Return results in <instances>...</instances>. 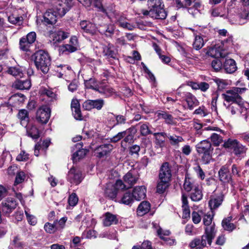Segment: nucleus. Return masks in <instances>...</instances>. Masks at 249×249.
<instances>
[{
  "mask_svg": "<svg viewBox=\"0 0 249 249\" xmlns=\"http://www.w3.org/2000/svg\"><path fill=\"white\" fill-rule=\"evenodd\" d=\"M57 18L54 10L50 9L43 14L41 22L43 24L46 26L53 25L56 23Z\"/></svg>",
  "mask_w": 249,
  "mask_h": 249,
  "instance_id": "obj_13",
  "label": "nucleus"
},
{
  "mask_svg": "<svg viewBox=\"0 0 249 249\" xmlns=\"http://www.w3.org/2000/svg\"><path fill=\"white\" fill-rule=\"evenodd\" d=\"M118 193L116 189L112 185L106 187L104 192L105 196L112 200L116 197Z\"/></svg>",
  "mask_w": 249,
  "mask_h": 249,
  "instance_id": "obj_31",
  "label": "nucleus"
},
{
  "mask_svg": "<svg viewBox=\"0 0 249 249\" xmlns=\"http://www.w3.org/2000/svg\"><path fill=\"white\" fill-rule=\"evenodd\" d=\"M105 216L104 224L106 226H109L113 224H117L118 223V219L116 215L109 212H107L105 213Z\"/></svg>",
  "mask_w": 249,
  "mask_h": 249,
  "instance_id": "obj_27",
  "label": "nucleus"
},
{
  "mask_svg": "<svg viewBox=\"0 0 249 249\" xmlns=\"http://www.w3.org/2000/svg\"><path fill=\"white\" fill-rule=\"evenodd\" d=\"M134 200V199L132 192L130 191H126L123 194L119 202L126 205H131Z\"/></svg>",
  "mask_w": 249,
  "mask_h": 249,
  "instance_id": "obj_26",
  "label": "nucleus"
},
{
  "mask_svg": "<svg viewBox=\"0 0 249 249\" xmlns=\"http://www.w3.org/2000/svg\"><path fill=\"white\" fill-rule=\"evenodd\" d=\"M113 114L115 118V123L113 125L112 128H113L117 125H123L126 124L127 119L125 115Z\"/></svg>",
  "mask_w": 249,
  "mask_h": 249,
  "instance_id": "obj_49",
  "label": "nucleus"
},
{
  "mask_svg": "<svg viewBox=\"0 0 249 249\" xmlns=\"http://www.w3.org/2000/svg\"><path fill=\"white\" fill-rule=\"evenodd\" d=\"M140 150L141 147L139 145L134 144L129 147V154L131 156L136 155L139 157Z\"/></svg>",
  "mask_w": 249,
  "mask_h": 249,
  "instance_id": "obj_60",
  "label": "nucleus"
},
{
  "mask_svg": "<svg viewBox=\"0 0 249 249\" xmlns=\"http://www.w3.org/2000/svg\"><path fill=\"white\" fill-rule=\"evenodd\" d=\"M71 8L69 7H66L63 4H59L56 6L54 9H53L54 10V12L55 13L56 16H57V18H62L63 17L66 13L69 11Z\"/></svg>",
  "mask_w": 249,
  "mask_h": 249,
  "instance_id": "obj_33",
  "label": "nucleus"
},
{
  "mask_svg": "<svg viewBox=\"0 0 249 249\" xmlns=\"http://www.w3.org/2000/svg\"><path fill=\"white\" fill-rule=\"evenodd\" d=\"M113 149V145L110 143H105L99 145L95 149V155L101 159L109 155Z\"/></svg>",
  "mask_w": 249,
  "mask_h": 249,
  "instance_id": "obj_12",
  "label": "nucleus"
},
{
  "mask_svg": "<svg viewBox=\"0 0 249 249\" xmlns=\"http://www.w3.org/2000/svg\"><path fill=\"white\" fill-rule=\"evenodd\" d=\"M171 168V165L168 162H163L159 171V180H164L171 182L172 177Z\"/></svg>",
  "mask_w": 249,
  "mask_h": 249,
  "instance_id": "obj_8",
  "label": "nucleus"
},
{
  "mask_svg": "<svg viewBox=\"0 0 249 249\" xmlns=\"http://www.w3.org/2000/svg\"><path fill=\"white\" fill-rule=\"evenodd\" d=\"M191 178L189 177L188 174L185 175L184 182L183 184V187L184 190L187 192H190L193 189V183L190 181Z\"/></svg>",
  "mask_w": 249,
  "mask_h": 249,
  "instance_id": "obj_53",
  "label": "nucleus"
},
{
  "mask_svg": "<svg viewBox=\"0 0 249 249\" xmlns=\"http://www.w3.org/2000/svg\"><path fill=\"white\" fill-rule=\"evenodd\" d=\"M222 97L225 101L228 103L231 102L232 103H235L239 105L243 104L242 100H239L237 98L232 96H230L229 94L222 93Z\"/></svg>",
  "mask_w": 249,
  "mask_h": 249,
  "instance_id": "obj_46",
  "label": "nucleus"
},
{
  "mask_svg": "<svg viewBox=\"0 0 249 249\" xmlns=\"http://www.w3.org/2000/svg\"><path fill=\"white\" fill-rule=\"evenodd\" d=\"M124 131H125L126 134L121 142V146L125 149L127 147V143H131L134 142L136 130L134 127L131 126L126 129Z\"/></svg>",
  "mask_w": 249,
  "mask_h": 249,
  "instance_id": "obj_14",
  "label": "nucleus"
},
{
  "mask_svg": "<svg viewBox=\"0 0 249 249\" xmlns=\"http://www.w3.org/2000/svg\"><path fill=\"white\" fill-rule=\"evenodd\" d=\"M223 67L227 73H233L237 69L235 61L231 58L226 59Z\"/></svg>",
  "mask_w": 249,
  "mask_h": 249,
  "instance_id": "obj_20",
  "label": "nucleus"
},
{
  "mask_svg": "<svg viewBox=\"0 0 249 249\" xmlns=\"http://www.w3.org/2000/svg\"><path fill=\"white\" fill-rule=\"evenodd\" d=\"M215 212L212 213V214L207 213L204 215L203 218V222L204 225L206 226V227H208V226H210L212 224V221Z\"/></svg>",
  "mask_w": 249,
  "mask_h": 249,
  "instance_id": "obj_56",
  "label": "nucleus"
},
{
  "mask_svg": "<svg viewBox=\"0 0 249 249\" xmlns=\"http://www.w3.org/2000/svg\"><path fill=\"white\" fill-rule=\"evenodd\" d=\"M18 205V203L15 198L8 197L3 200L0 204L1 213L3 216L9 217Z\"/></svg>",
  "mask_w": 249,
  "mask_h": 249,
  "instance_id": "obj_5",
  "label": "nucleus"
},
{
  "mask_svg": "<svg viewBox=\"0 0 249 249\" xmlns=\"http://www.w3.org/2000/svg\"><path fill=\"white\" fill-rule=\"evenodd\" d=\"M51 112L50 108L47 106L40 107L36 113L37 122L42 124H46L50 118Z\"/></svg>",
  "mask_w": 249,
  "mask_h": 249,
  "instance_id": "obj_9",
  "label": "nucleus"
},
{
  "mask_svg": "<svg viewBox=\"0 0 249 249\" xmlns=\"http://www.w3.org/2000/svg\"><path fill=\"white\" fill-rule=\"evenodd\" d=\"M27 135L33 139L37 140L40 137V132L38 129L35 126H32L27 131Z\"/></svg>",
  "mask_w": 249,
  "mask_h": 249,
  "instance_id": "obj_43",
  "label": "nucleus"
},
{
  "mask_svg": "<svg viewBox=\"0 0 249 249\" xmlns=\"http://www.w3.org/2000/svg\"><path fill=\"white\" fill-rule=\"evenodd\" d=\"M157 116L159 119L164 120V122L166 124L172 125L175 124L173 116L166 111H160V112L157 113Z\"/></svg>",
  "mask_w": 249,
  "mask_h": 249,
  "instance_id": "obj_25",
  "label": "nucleus"
},
{
  "mask_svg": "<svg viewBox=\"0 0 249 249\" xmlns=\"http://www.w3.org/2000/svg\"><path fill=\"white\" fill-rule=\"evenodd\" d=\"M177 6L178 8H183L187 9L191 7V1L190 0H176Z\"/></svg>",
  "mask_w": 249,
  "mask_h": 249,
  "instance_id": "obj_55",
  "label": "nucleus"
},
{
  "mask_svg": "<svg viewBox=\"0 0 249 249\" xmlns=\"http://www.w3.org/2000/svg\"><path fill=\"white\" fill-rule=\"evenodd\" d=\"M124 180L130 186L135 184L138 180V178L134 176L131 171L128 172L124 177Z\"/></svg>",
  "mask_w": 249,
  "mask_h": 249,
  "instance_id": "obj_36",
  "label": "nucleus"
},
{
  "mask_svg": "<svg viewBox=\"0 0 249 249\" xmlns=\"http://www.w3.org/2000/svg\"><path fill=\"white\" fill-rule=\"evenodd\" d=\"M155 144L160 148H163L165 146V138L167 137V133L165 132L155 133Z\"/></svg>",
  "mask_w": 249,
  "mask_h": 249,
  "instance_id": "obj_24",
  "label": "nucleus"
},
{
  "mask_svg": "<svg viewBox=\"0 0 249 249\" xmlns=\"http://www.w3.org/2000/svg\"><path fill=\"white\" fill-rule=\"evenodd\" d=\"M18 117L20 120L22 125L26 126L29 121V113L27 110L22 109L19 110Z\"/></svg>",
  "mask_w": 249,
  "mask_h": 249,
  "instance_id": "obj_28",
  "label": "nucleus"
},
{
  "mask_svg": "<svg viewBox=\"0 0 249 249\" xmlns=\"http://www.w3.org/2000/svg\"><path fill=\"white\" fill-rule=\"evenodd\" d=\"M26 175L23 171H18L16 175L14 185L17 186L19 184L22 183L24 181Z\"/></svg>",
  "mask_w": 249,
  "mask_h": 249,
  "instance_id": "obj_50",
  "label": "nucleus"
},
{
  "mask_svg": "<svg viewBox=\"0 0 249 249\" xmlns=\"http://www.w3.org/2000/svg\"><path fill=\"white\" fill-rule=\"evenodd\" d=\"M36 38V34L35 32H31L26 36L21 37L19 41L20 50L25 52H31V47L33 46Z\"/></svg>",
  "mask_w": 249,
  "mask_h": 249,
  "instance_id": "obj_4",
  "label": "nucleus"
},
{
  "mask_svg": "<svg viewBox=\"0 0 249 249\" xmlns=\"http://www.w3.org/2000/svg\"><path fill=\"white\" fill-rule=\"evenodd\" d=\"M210 138L211 141V142L212 143V146H218L222 142H224L223 137L215 133H213Z\"/></svg>",
  "mask_w": 249,
  "mask_h": 249,
  "instance_id": "obj_42",
  "label": "nucleus"
},
{
  "mask_svg": "<svg viewBox=\"0 0 249 249\" xmlns=\"http://www.w3.org/2000/svg\"><path fill=\"white\" fill-rule=\"evenodd\" d=\"M140 133L141 135L142 136H146L148 135L152 134V132L146 124H143L141 126Z\"/></svg>",
  "mask_w": 249,
  "mask_h": 249,
  "instance_id": "obj_62",
  "label": "nucleus"
},
{
  "mask_svg": "<svg viewBox=\"0 0 249 249\" xmlns=\"http://www.w3.org/2000/svg\"><path fill=\"white\" fill-rule=\"evenodd\" d=\"M57 222V220L54 221L53 224H51L49 222H47L45 224L44 229L46 232L53 234L58 231V228L56 226V224Z\"/></svg>",
  "mask_w": 249,
  "mask_h": 249,
  "instance_id": "obj_40",
  "label": "nucleus"
},
{
  "mask_svg": "<svg viewBox=\"0 0 249 249\" xmlns=\"http://www.w3.org/2000/svg\"><path fill=\"white\" fill-rule=\"evenodd\" d=\"M246 146L238 141L231 153H233L237 157H240V155L246 152Z\"/></svg>",
  "mask_w": 249,
  "mask_h": 249,
  "instance_id": "obj_35",
  "label": "nucleus"
},
{
  "mask_svg": "<svg viewBox=\"0 0 249 249\" xmlns=\"http://www.w3.org/2000/svg\"><path fill=\"white\" fill-rule=\"evenodd\" d=\"M196 149L202 164L207 165L214 161L213 158L214 149L209 139L202 140L197 143Z\"/></svg>",
  "mask_w": 249,
  "mask_h": 249,
  "instance_id": "obj_2",
  "label": "nucleus"
},
{
  "mask_svg": "<svg viewBox=\"0 0 249 249\" xmlns=\"http://www.w3.org/2000/svg\"><path fill=\"white\" fill-rule=\"evenodd\" d=\"M84 84L86 89H92L95 91H98L97 81L94 78H90L88 80H84Z\"/></svg>",
  "mask_w": 249,
  "mask_h": 249,
  "instance_id": "obj_34",
  "label": "nucleus"
},
{
  "mask_svg": "<svg viewBox=\"0 0 249 249\" xmlns=\"http://www.w3.org/2000/svg\"><path fill=\"white\" fill-rule=\"evenodd\" d=\"M118 25L120 27L129 31H132L135 28V26L131 23L123 21L120 19L118 20Z\"/></svg>",
  "mask_w": 249,
  "mask_h": 249,
  "instance_id": "obj_57",
  "label": "nucleus"
},
{
  "mask_svg": "<svg viewBox=\"0 0 249 249\" xmlns=\"http://www.w3.org/2000/svg\"><path fill=\"white\" fill-rule=\"evenodd\" d=\"M105 104V101L102 99L92 100L93 108L99 110L102 109Z\"/></svg>",
  "mask_w": 249,
  "mask_h": 249,
  "instance_id": "obj_63",
  "label": "nucleus"
},
{
  "mask_svg": "<svg viewBox=\"0 0 249 249\" xmlns=\"http://www.w3.org/2000/svg\"><path fill=\"white\" fill-rule=\"evenodd\" d=\"M60 50L63 53L68 52L72 53L78 50V49L69 44H66L60 47Z\"/></svg>",
  "mask_w": 249,
  "mask_h": 249,
  "instance_id": "obj_54",
  "label": "nucleus"
},
{
  "mask_svg": "<svg viewBox=\"0 0 249 249\" xmlns=\"http://www.w3.org/2000/svg\"><path fill=\"white\" fill-rule=\"evenodd\" d=\"M124 130L118 132L116 135L112 137L110 139L109 142L112 143H116L122 140L126 134V132H124Z\"/></svg>",
  "mask_w": 249,
  "mask_h": 249,
  "instance_id": "obj_59",
  "label": "nucleus"
},
{
  "mask_svg": "<svg viewBox=\"0 0 249 249\" xmlns=\"http://www.w3.org/2000/svg\"><path fill=\"white\" fill-rule=\"evenodd\" d=\"M147 9H142L141 14L144 17H149L153 19H165L167 16L165 5L162 0H147Z\"/></svg>",
  "mask_w": 249,
  "mask_h": 249,
  "instance_id": "obj_1",
  "label": "nucleus"
},
{
  "mask_svg": "<svg viewBox=\"0 0 249 249\" xmlns=\"http://www.w3.org/2000/svg\"><path fill=\"white\" fill-rule=\"evenodd\" d=\"M215 223H213V224L211 225L210 228L205 227V239L208 242V244L210 246L212 244L213 239L215 237V233H214V229H215Z\"/></svg>",
  "mask_w": 249,
  "mask_h": 249,
  "instance_id": "obj_22",
  "label": "nucleus"
},
{
  "mask_svg": "<svg viewBox=\"0 0 249 249\" xmlns=\"http://www.w3.org/2000/svg\"><path fill=\"white\" fill-rule=\"evenodd\" d=\"M219 181L223 184H234V181L232 178L229 166L227 165H222L218 172Z\"/></svg>",
  "mask_w": 249,
  "mask_h": 249,
  "instance_id": "obj_6",
  "label": "nucleus"
},
{
  "mask_svg": "<svg viewBox=\"0 0 249 249\" xmlns=\"http://www.w3.org/2000/svg\"><path fill=\"white\" fill-rule=\"evenodd\" d=\"M80 26L83 32L91 36L97 34L98 28L89 21L83 20L80 21Z\"/></svg>",
  "mask_w": 249,
  "mask_h": 249,
  "instance_id": "obj_15",
  "label": "nucleus"
},
{
  "mask_svg": "<svg viewBox=\"0 0 249 249\" xmlns=\"http://www.w3.org/2000/svg\"><path fill=\"white\" fill-rule=\"evenodd\" d=\"M118 54L117 50L113 44L108 42L107 45L103 46V54L107 59H115Z\"/></svg>",
  "mask_w": 249,
  "mask_h": 249,
  "instance_id": "obj_17",
  "label": "nucleus"
},
{
  "mask_svg": "<svg viewBox=\"0 0 249 249\" xmlns=\"http://www.w3.org/2000/svg\"><path fill=\"white\" fill-rule=\"evenodd\" d=\"M202 197V191L199 189L198 186H196L190 195L191 200L193 201H198L201 200Z\"/></svg>",
  "mask_w": 249,
  "mask_h": 249,
  "instance_id": "obj_38",
  "label": "nucleus"
},
{
  "mask_svg": "<svg viewBox=\"0 0 249 249\" xmlns=\"http://www.w3.org/2000/svg\"><path fill=\"white\" fill-rule=\"evenodd\" d=\"M82 146V143H77L74 145V147H72V151L76 150V151L73 153L71 157V159L73 162H77L84 158L88 153H89V150L86 148H83Z\"/></svg>",
  "mask_w": 249,
  "mask_h": 249,
  "instance_id": "obj_10",
  "label": "nucleus"
},
{
  "mask_svg": "<svg viewBox=\"0 0 249 249\" xmlns=\"http://www.w3.org/2000/svg\"><path fill=\"white\" fill-rule=\"evenodd\" d=\"M167 137L169 140L171 145L174 146L176 148H178L179 146V143L184 141L182 137L180 136H177L176 135H167Z\"/></svg>",
  "mask_w": 249,
  "mask_h": 249,
  "instance_id": "obj_29",
  "label": "nucleus"
},
{
  "mask_svg": "<svg viewBox=\"0 0 249 249\" xmlns=\"http://www.w3.org/2000/svg\"><path fill=\"white\" fill-rule=\"evenodd\" d=\"M78 197L75 193H72L68 198V203L70 206L74 207L76 205L78 201Z\"/></svg>",
  "mask_w": 249,
  "mask_h": 249,
  "instance_id": "obj_58",
  "label": "nucleus"
},
{
  "mask_svg": "<svg viewBox=\"0 0 249 249\" xmlns=\"http://www.w3.org/2000/svg\"><path fill=\"white\" fill-rule=\"evenodd\" d=\"M151 208V204L147 201H143L139 205L137 213L139 216H142L148 213Z\"/></svg>",
  "mask_w": 249,
  "mask_h": 249,
  "instance_id": "obj_21",
  "label": "nucleus"
},
{
  "mask_svg": "<svg viewBox=\"0 0 249 249\" xmlns=\"http://www.w3.org/2000/svg\"><path fill=\"white\" fill-rule=\"evenodd\" d=\"M213 80L217 85V91H223V90L225 89L228 85V83L226 80L216 77L213 79Z\"/></svg>",
  "mask_w": 249,
  "mask_h": 249,
  "instance_id": "obj_41",
  "label": "nucleus"
},
{
  "mask_svg": "<svg viewBox=\"0 0 249 249\" xmlns=\"http://www.w3.org/2000/svg\"><path fill=\"white\" fill-rule=\"evenodd\" d=\"M223 66V64L217 57L214 58L211 62V66L216 72L219 71L222 69Z\"/></svg>",
  "mask_w": 249,
  "mask_h": 249,
  "instance_id": "obj_52",
  "label": "nucleus"
},
{
  "mask_svg": "<svg viewBox=\"0 0 249 249\" xmlns=\"http://www.w3.org/2000/svg\"><path fill=\"white\" fill-rule=\"evenodd\" d=\"M8 18L10 23L18 25L21 24L23 19L22 17L19 16L15 14L10 15Z\"/></svg>",
  "mask_w": 249,
  "mask_h": 249,
  "instance_id": "obj_47",
  "label": "nucleus"
},
{
  "mask_svg": "<svg viewBox=\"0 0 249 249\" xmlns=\"http://www.w3.org/2000/svg\"><path fill=\"white\" fill-rule=\"evenodd\" d=\"M170 181L164 180H159L157 185V193L163 194L170 185Z\"/></svg>",
  "mask_w": 249,
  "mask_h": 249,
  "instance_id": "obj_32",
  "label": "nucleus"
},
{
  "mask_svg": "<svg viewBox=\"0 0 249 249\" xmlns=\"http://www.w3.org/2000/svg\"><path fill=\"white\" fill-rule=\"evenodd\" d=\"M226 220H223L222 221L221 224L223 228L226 231H232L236 228L235 225L232 223L226 222Z\"/></svg>",
  "mask_w": 249,
  "mask_h": 249,
  "instance_id": "obj_61",
  "label": "nucleus"
},
{
  "mask_svg": "<svg viewBox=\"0 0 249 249\" xmlns=\"http://www.w3.org/2000/svg\"><path fill=\"white\" fill-rule=\"evenodd\" d=\"M195 39L193 43V47L196 50H199L204 46V40L202 37L199 35L195 34Z\"/></svg>",
  "mask_w": 249,
  "mask_h": 249,
  "instance_id": "obj_48",
  "label": "nucleus"
},
{
  "mask_svg": "<svg viewBox=\"0 0 249 249\" xmlns=\"http://www.w3.org/2000/svg\"><path fill=\"white\" fill-rule=\"evenodd\" d=\"M6 72L15 77L19 76L20 78H22L23 75L22 71L21 68L18 67H9L6 71Z\"/></svg>",
  "mask_w": 249,
  "mask_h": 249,
  "instance_id": "obj_37",
  "label": "nucleus"
},
{
  "mask_svg": "<svg viewBox=\"0 0 249 249\" xmlns=\"http://www.w3.org/2000/svg\"><path fill=\"white\" fill-rule=\"evenodd\" d=\"M185 99L186 101L188 108L192 110L194 106H197L198 101L196 97L190 92H186L185 94Z\"/></svg>",
  "mask_w": 249,
  "mask_h": 249,
  "instance_id": "obj_23",
  "label": "nucleus"
},
{
  "mask_svg": "<svg viewBox=\"0 0 249 249\" xmlns=\"http://www.w3.org/2000/svg\"><path fill=\"white\" fill-rule=\"evenodd\" d=\"M31 59L37 70L41 71L44 74H47L51 64V57L48 52L43 50H39L32 54Z\"/></svg>",
  "mask_w": 249,
  "mask_h": 249,
  "instance_id": "obj_3",
  "label": "nucleus"
},
{
  "mask_svg": "<svg viewBox=\"0 0 249 249\" xmlns=\"http://www.w3.org/2000/svg\"><path fill=\"white\" fill-rule=\"evenodd\" d=\"M13 245L17 249H22L24 244L21 241L20 238L18 236H16L14 237L13 240Z\"/></svg>",
  "mask_w": 249,
  "mask_h": 249,
  "instance_id": "obj_64",
  "label": "nucleus"
},
{
  "mask_svg": "<svg viewBox=\"0 0 249 249\" xmlns=\"http://www.w3.org/2000/svg\"><path fill=\"white\" fill-rule=\"evenodd\" d=\"M238 141L236 139L229 138L228 140L224 141V143L222 144L221 146L222 148H224L227 152H231Z\"/></svg>",
  "mask_w": 249,
  "mask_h": 249,
  "instance_id": "obj_30",
  "label": "nucleus"
},
{
  "mask_svg": "<svg viewBox=\"0 0 249 249\" xmlns=\"http://www.w3.org/2000/svg\"><path fill=\"white\" fill-rule=\"evenodd\" d=\"M98 91L100 93H103L107 96H110L116 93L114 89L107 85L101 88Z\"/></svg>",
  "mask_w": 249,
  "mask_h": 249,
  "instance_id": "obj_51",
  "label": "nucleus"
},
{
  "mask_svg": "<svg viewBox=\"0 0 249 249\" xmlns=\"http://www.w3.org/2000/svg\"><path fill=\"white\" fill-rule=\"evenodd\" d=\"M224 196L222 194L216 196H211L208 202L209 207H210L211 212H215L214 210L217 209L222 204Z\"/></svg>",
  "mask_w": 249,
  "mask_h": 249,
  "instance_id": "obj_18",
  "label": "nucleus"
},
{
  "mask_svg": "<svg viewBox=\"0 0 249 249\" xmlns=\"http://www.w3.org/2000/svg\"><path fill=\"white\" fill-rule=\"evenodd\" d=\"M115 29L116 27L113 24H99L98 31L101 35H104L107 38H112L115 33Z\"/></svg>",
  "mask_w": 249,
  "mask_h": 249,
  "instance_id": "obj_11",
  "label": "nucleus"
},
{
  "mask_svg": "<svg viewBox=\"0 0 249 249\" xmlns=\"http://www.w3.org/2000/svg\"><path fill=\"white\" fill-rule=\"evenodd\" d=\"M83 178L81 171L74 166L70 169L67 177L68 181L75 185H79Z\"/></svg>",
  "mask_w": 249,
  "mask_h": 249,
  "instance_id": "obj_7",
  "label": "nucleus"
},
{
  "mask_svg": "<svg viewBox=\"0 0 249 249\" xmlns=\"http://www.w3.org/2000/svg\"><path fill=\"white\" fill-rule=\"evenodd\" d=\"M12 87L15 89L19 90H28L31 87V81L29 78H24L23 75L22 78H17L12 84Z\"/></svg>",
  "mask_w": 249,
  "mask_h": 249,
  "instance_id": "obj_16",
  "label": "nucleus"
},
{
  "mask_svg": "<svg viewBox=\"0 0 249 249\" xmlns=\"http://www.w3.org/2000/svg\"><path fill=\"white\" fill-rule=\"evenodd\" d=\"M70 34L62 30H58L55 34L54 38L56 42H60L62 40L67 38L69 36Z\"/></svg>",
  "mask_w": 249,
  "mask_h": 249,
  "instance_id": "obj_44",
  "label": "nucleus"
},
{
  "mask_svg": "<svg viewBox=\"0 0 249 249\" xmlns=\"http://www.w3.org/2000/svg\"><path fill=\"white\" fill-rule=\"evenodd\" d=\"M191 1V4L193 5L191 7L188 8V12L190 14H193L194 11H199L202 7V0H190Z\"/></svg>",
  "mask_w": 249,
  "mask_h": 249,
  "instance_id": "obj_39",
  "label": "nucleus"
},
{
  "mask_svg": "<svg viewBox=\"0 0 249 249\" xmlns=\"http://www.w3.org/2000/svg\"><path fill=\"white\" fill-rule=\"evenodd\" d=\"M132 193L134 200L140 201L146 197V188L144 185L136 186Z\"/></svg>",
  "mask_w": 249,
  "mask_h": 249,
  "instance_id": "obj_19",
  "label": "nucleus"
},
{
  "mask_svg": "<svg viewBox=\"0 0 249 249\" xmlns=\"http://www.w3.org/2000/svg\"><path fill=\"white\" fill-rule=\"evenodd\" d=\"M245 88H240L236 87L234 88V89H233L226 90L225 94H229L230 96H234L239 100H242V98L241 96L239 94V93L241 91V90H245Z\"/></svg>",
  "mask_w": 249,
  "mask_h": 249,
  "instance_id": "obj_45",
  "label": "nucleus"
}]
</instances>
